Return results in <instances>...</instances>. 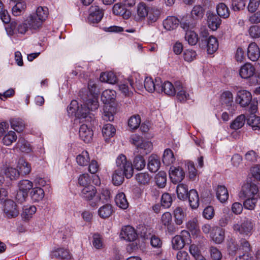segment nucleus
Masks as SVG:
<instances>
[{"mask_svg":"<svg viewBox=\"0 0 260 260\" xmlns=\"http://www.w3.org/2000/svg\"><path fill=\"white\" fill-rule=\"evenodd\" d=\"M150 7L145 3H140L137 6V12L134 16V19L136 21H141L144 20L148 14Z\"/></svg>","mask_w":260,"mask_h":260,"instance_id":"obj_14","label":"nucleus"},{"mask_svg":"<svg viewBox=\"0 0 260 260\" xmlns=\"http://www.w3.org/2000/svg\"><path fill=\"white\" fill-rule=\"evenodd\" d=\"M161 222L162 225L167 228L169 233L175 232L176 228L172 222V215L170 212H167L162 215Z\"/></svg>","mask_w":260,"mask_h":260,"instance_id":"obj_20","label":"nucleus"},{"mask_svg":"<svg viewBox=\"0 0 260 260\" xmlns=\"http://www.w3.org/2000/svg\"><path fill=\"white\" fill-rule=\"evenodd\" d=\"M103 16V10L98 6H92L89 9L88 22L90 24L99 23Z\"/></svg>","mask_w":260,"mask_h":260,"instance_id":"obj_9","label":"nucleus"},{"mask_svg":"<svg viewBox=\"0 0 260 260\" xmlns=\"http://www.w3.org/2000/svg\"><path fill=\"white\" fill-rule=\"evenodd\" d=\"M10 123L11 128L18 133L22 132L25 126L24 121L20 118H11Z\"/></svg>","mask_w":260,"mask_h":260,"instance_id":"obj_31","label":"nucleus"},{"mask_svg":"<svg viewBox=\"0 0 260 260\" xmlns=\"http://www.w3.org/2000/svg\"><path fill=\"white\" fill-rule=\"evenodd\" d=\"M37 208L35 206H24L21 213L22 219L25 221L29 220L36 212Z\"/></svg>","mask_w":260,"mask_h":260,"instance_id":"obj_40","label":"nucleus"},{"mask_svg":"<svg viewBox=\"0 0 260 260\" xmlns=\"http://www.w3.org/2000/svg\"><path fill=\"white\" fill-rule=\"evenodd\" d=\"M17 137L15 132L10 131L3 138V143L6 146L11 145L17 140Z\"/></svg>","mask_w":260,"mask_h":260,"instance_id":"obj_53","label":"nucleus"},{"mask_svg":"<svg viewBox=\"0 0 260 260\" xmlns=\"http://www.w3.org/2000/svg\"><path fill=\"white\" fill-rule=\"evenodd\" d=\"M100 79L102 82L114 84L117 81V78L112 72H108L101 73Z\"/></svg>","mask_w":260,"mask_h":260,"instance_id":"obj_36","label":"nucleus"},{"mask_svg":"<svg viewBox=\"0 0 260 260\" xmlns=\"http://www.w3.org/2000/svg\"><path fill=\"white\" fill-rule=\"evenodd\" d=\"M173 214L176 224L181 225L183 223L185 216L183 209L180 207H177L174 209Z\"/></svg>","mask_w":260,"mask_h":260,"instance_id":"obj_48","label":"nucleus"},{"mask_svg":"<svg viewBox=\"0 0 260 260\" xmlns=\"http://www.w3.org/2000/svg\"><path fill=\"white\" fill-rule=\"evenodd\" d=\"M146 162L144 157L141 155H136L133 160V166L138 170H141L145 167Z\"/></svg>","mask_w":260,"mask_h":260,"instance_id":"obj_58","label":"nucleus"},{"mask_svg":"<svg viewBox=\"0 0 260 260\" xmlns=\"http://www.w3.org/2000/svg\"><path fill=\"white\" fill-rule=\"evenodd\" d=\"M125 7L124 4H116L113 8V13L116 15H121L125 19H127L131 16V12L127 10Z\"/></svg>","mask_w":260,"mask_h":260,"instance_id":"obj_26","label":"nucleus"},{"mask_svg":"<svg viewBox=\"0 0 260 260\" xmlns=\"http://www.w3.org/2000/svg\"><path fill=\"white\" fill-rule=\"evenodd\" d=\"M207 18L209 28L213 30H216L220 24V19L218 16L213 13H208Z\"/></svg>","mask_w":260,"mask_h":260,"instance_id":"obj_28","label":"nucleus"},{"mask_svg":"<svg viewBox=\"0 0 260 260\" xmlns=\"http://www.w3.org/2000/svg\"><path fill=\"white\" fill-rule=\"evenodd\" d=\"M116 170H119L125 173L126 178L132 177L134 173L133 165L129 161L127 160L124 155L120 154L116 158Z\"/></svg>","mask_w":260,"mask_h":260,"instance_id":"obj_5","label":"nucleus"},{"mask_svg":"<svg viewBox=\"0 0 260 260\" xmlns=\"http://www.w3.org/2000/svg\"><path fill=\"white\" fill-rule=\"evenodd\" d=\"M115 201L116 205L121 209H125L128 207L127 201L124 193L123 192H119L117 194Z\"/></svg>","mask_w":260,"mask_h":260,"instance_id":"obj_45","label":"nucleus"},{"mask_svg":"<svg viewBox=\"0 0 260 260\" xmlns=\"http://www.w3.org/2000/svg\"><path fill=\"white\" fill-rule=\"evenodd\" d=\"M254 67L250 63L243 65L239 71V75L243 79H248L253 76L255 73Z\"/></svg>","mask_w":260,"mask_h":260,"instance_id":"obj_21","label":"nucleus"},{"mask_svg":"<svg viewBox=\"0 0 260 260\" xmlns=\"http://www.w3.org/2000/svg\"><path fill=\"white\" fill-rule=\"evenodd\" d=\"M216 11L218 15L224 18L228 17L230 15L229 10L224 3L219 4L217 6Z\"/></svg>","mask_w":260,"mask_h":260,"instance_id":"obj_60","label":"nucleus"},{"mask_svg":"<svg viewBox=\"0 0 260 260\" xmlns=\"http://www.w3.org/2000/svg\"><path fill=\"white\" fill-rule=\"evenodd\" d=\"M222 104L225 105L228 110L233 112L235 110V105L233 104V95L231 92L225 91L223 92L220 97Z\"/></svg>","mask_w":260,"mask_h":260,"instance_id":"obj_17","label":"nucleus"},{"mask_svg":"<svg viewBox=\"0 0 260 260\" xmlns=\"http://www.w3.org/2000/svg\"><path fill=\"white\" fill-rule=\"evenodd\" d=\"M10 28L12 29V33L15 34L16 32L24 34L29 29V27L27 22L23 23L18 24L15 22H12L10 24Z\"/></svg>","mask_w":260,"mask_h":260,"instance_id":"obj_32","label":"nucleus"},{"mask_svg":"<svg viewBox=\"0 0 260 260\" xmlns=\"http://www.w3.org/2000/svg\"><path fill=\"white\" fill-rule=\"evenodd\" d=\"M247 123L254 130L260 128V117L250 114L247 119Z\"/></svg>","mask_w":260,"mask_h":260,"instance_id":"obj_52","label":"nucleus"},{"mask_svg":"<svg viewBox=\"0 0 260 260\" xmlns=\"http://www.w3.org/2000/svg\"><path fill=\"white\" fill-rule=\"evenodd\" d=\"M240 199L244 200L243 203L244 208L249 210H254L258 201V198L256 197Z\"/></svg>","mask_w":260,"mask_h":260,"instance_id":"obj_43","label":"nucleus"},{"mask_svg":"<svg viewBox=\"0 0 260 260\" xmlns=\"http://www.w3.org/2000/svg\"><path fill=\"white\" fill-rule=\"evenodd\" d=\"M32 14L44 22L48 16V9L46 7H39L37 9L36 12Z\"/></svg>","mask_w":260,"mask_h":260,"instance_id":"obj_62","label":"nucleus"},{"mask_svg":"<svg viewBox=\"0 0 260 260\" xmlns=\"http://www.w3.org/2000/svg\"><path fill=\"white\" fill-rule=\"evenodd\" d=\"M30 196L34 202H39L44 197V190L39 187H34L30 192Z\"/></svg>","mask_w":260,"mask_h":260,"instance_id":"obj_33","label":"nucleus"},{"mask_svg":"<svg viewBox=\"0 0 260 260\" xmlns=\"http://www.w3.org/2000/svg\"><path fill=\"white\" fill-rule=\"evenodd\" d=\"M141 123V118L139 115H134L129 119L128 124L131 128L135 129L139 127Z\"/></svg>","mask_w":260,"mask_h":260,"instance_id":"obj_64","label":"nucleus"},{"mask_svg":"<svg viewBox=\"0 0 260 260\" xmlns=\"http://www.w3.org/2000/svg\"><path fill=\"white\" fill-rule=\"evenodd\" d=\"M116 98L115 91L111 89L104 90L101 95V101L105 104L103 107L102 118L106 121H112L114 119V114L115 108L111 105Z\"/></svg>","mask_w":260,"mask_h":260,"instance_id":"obj_2","label":"nucleus"},{"mask_svg":"<svg viewBox=\"0 0 260 260\" xmlns=\"http://www.w3.org/2000/svg\"><path fill=\"white\" fill-rule=\"evenodd\" d=\"M17 147L23 152L28 153L31 150L30 144L23 138H20L17 143Z\"/></svg>","mask_w":260,"mask_h":260,"instance_id":"obj_56","label":"nucleus"},{"mask_svg":"<svg viewBox=\"0 0 260 260\" xmlns=\"http://www.w3.org/2000/svg\"><path fill=\"white\" fill-rule=\"evenodd\" d=\"M252 95L250 92L242 89L237 92L236 101L241 107H245L249 105L251 101Z\"/></svg>","mask_w":260,"mask_h":260,"instance_id":"obj_11","label":"nucleus"},{"mask_svg":"<svg viewBox=\"0 0 260 260\" xmlns=\"http://www.w3.org/2000/svg\"><path fill=\"white\" fill-rule=\"evenodd\" d=\"M3 210L4 216L9 219L16 218L19 214L18 206L11 200L5 201Z\"/></svg>","mask_w":260,"mask_h":260,"instance_id":"obj_7","label":"nucleus"},{"mask_svg":"<svg viewBox=\"0 0 260 260\" xmlns=\"http://www.w3.org/2000/svg\"><path fill=\"white\" fill-rule=\"evenodd\" d=\"M26 7V4L24 2H18L13 7L12 13L15 16H19L24 11Z\"/></svg>","mask_w":260,"mask_h":260,"instance_id":"obj_59","label":"nucleus"},{"mask_svg":"<svg viewBox=\"0 0 260 260\" xmlns=\"http://www.w3.org/2000/svg\"><path fill=\"white\" fill-rule=\"evenodd\" d=\"M187 197L190 207L193 209H197L199 206V197L197 190H190Z\"/></svg>","mask_w":260,"mask_h":260,"instance_id":"obj_29","label":"nucleus"},{"mask_svg":"<svg viewBox=\"0 0 260 260\" xmlns=\"http://www.w3.org/2000/svg\"><path fill=\"white\" fill-rule=\"evenodd\" d=\"M258 192L257 186L254 183H248L244 184L239 193L240 198L255 197Z\"/></svg>","mask_w":260,"mask_h":260,"instance_id":"obj_8","label":"nucleus"},{"mask_svg":"<svg viewBox=\"0 0 260 260\" xmlns=\"http://www.w3.org/2000/svg\"><path fill=\"white\" fill-rule=\"evenodd\" d=\"M115 132V127L110 123L105 124L102 128V134L106 141L114 136Z\"/></svg>","mask_w":260,"mask_h":260,"instance_id":"obj_41","label":"nucleus"},{"mask_svg":"<svg viewBox=\"0 0 260 260\" xmlns=\"http://www.w3.org/2000/svg\"><path fill=\"white\" fill-rule=\"evenodd\" d=\"M175 160L173 151L170 149H166L164 152L162 162L167 166L172 164Z\"/></svg>","mask_w":260,"mask_h":260,"instance_id":"obj_51","label":"nucleus"},{"mask_svg":"<svg viewBox=\"0 0 260 260\" xmlns=\"http://www.w3.org/2000/svg\"><path fill=\"white\" fill-rule=\"evenodd\" d=\"M218 48V42L217 39L213 37L210 36L207 41V51L209 54H213Z\"/></svg>","mask_w":260,"mask_h":260,"instance_id":"obj_49","label":"nucleus"},{"mask_svg":"<svg viewBox=\"0 0 260 260\" xmlns=\"http://www.w3.org/2000/svg\"><path fill=\"white\" fill-rule=\"evenodd\" d=\"M33 183L27 179L20 180L18 183V188L21 191L28 193L29 191L32 189Z\"/></svg>","mask_w":260,"mask_h":260,"instance_id":"obj_54","label":"nucleus"},{"mask_svg":"<svg viewBox=\"0 0 260 260\" xmlns=\"http://www.w3.org/2000/svg\"><path fill=\"white\" fill-rule=\"evenodd\" d=\"M29 29L31 30H37L42 26L43 21L40 20L35 14H31L26 20Z\"/></svg>","mask_w":260,"mask_h":260,"instance_id":"obj_24","label":"nucleus"},{"mask_svg":"<svg viewBox=\"0 0 260 260\" xmlns=\"http://www.w3.org/2000/svg\"><path fill=\"white\" fill-rule=\"evenodd\" d=\"M156 183L160 188L165 186L167 182V174L164 172H159L155 177Z\"/></svg>","mask_w":260,"mask_h":260,"instance_id":"obj_63","label":"nucleus"},{"mask_svg":"<svg viewBox=\"0 0 260 260\" xmlns=\"http://www.w3.org/2000/svg\"><path fill=\"white\" fill-rule=\"evenodd\" d=\"M89 126L87 124H82L79 129V137L85 143L89 142L93 136L92 131Z\"/></svg>","mask_w":260,"mask_h":260,"instance_id":"obj_16","label":"nucleus"},{"mask_svg":"<svg viewBox=\"0 0 260 260\" xmlns=\"http://www.w3.org/2000/svg\"><path fill=\"white\" fill-rule=\"evenodd\" d=\"M176 82L173 85L171 82L167 81L163 83H159L158 92H164V93L170 96H173L176 94Z\"/></svg>","mask_w":260,"mask_h":260,"instance_id":"obj_19","label":"nucleus"},{"mask_svg":"<svg viewBox=\"0 0 260 260\" xmlns=\"http://www.w3.org/2000/svg\"><path fill=\"white\" fill-rule=\"evenodd\" d=\"M125 173L119 170H115L112 175V181L115 186L120 185L124 180Z\"/></svg>","mask_w":260,"mask_h":260,"instance_id":"obj_39","label":"nucleus"},{"mask_svg":"<svg viewBox=\"0 0 260 260\" xmlns=\"http://www.w3.org/2000/svg\"><path fill=\"white\" fill-rule=\"evenodd\" d=\"M247 56L252 61L257 60L260 56V51L258 47L255 43L249 44L247 49Z\"/></svg>","mask_w":260,"mask_h":260,"instance_id":"obj_23","label":"nucleus"},{"mask_svg":"<svg viewBox=\"0 0 260 260\" xmlns=\"http://www.w3.org/2000/svg\"><path fill=\"white\" fill-rule=\"evenodd\" d=\"M113 209L112 206L109 204H106L101 207L98 210L99 215L102 218L109 217L112 213Z\"/></svg>","mask_w":260,"mask_h":260,"instance_id":"obj_46","label":"nucleus"},{"mask_svg":"<svg viewBox=\"0 0 260 260\" xmlns=\"http://www.w3.org/2000/svg\"><path fill=\"white\" fill-rule=\"evenodd\" d=\"M245 116L243 114L238 116L231 124V128L234 129H238L241 128L244 124Z\"/></svg>","mask_w":260,"mask_h":260,"instance_id":"obj_55","label":"nucleus"},{"mask_svg":"<svg viewBox=\"0 0 260 260\" xmlns=\"http://www.w3.org/2000/svg\"><path fill=\"white\" fill-rule=\"evenodd\" d=\"M179 23V19L176 17L169 16L164 20L163 25L166 29L171 30L176 29Z\"/></svg>","mask_w":260,"mask_h":260,"instance_id":"obj_27","label":"nucleus"},{"mask_svg":"<svg viewBox=\"0 0 260 260\" xmlns=\"http://www.w3.org/2000/svg\"><path fill=\"white\" fill-rule=\"evenodd\" d=\"M17 167L19 169L20 174L27 175L31 171L30 165L22 158L19 159Z\"/></svg>","mask_w":260,"mask_h":260,"instance_id":"obj_35","label":"nucleus"},{"mask_svg":"<svg viewBox=\"0 0 260 260\" xmlns=\"http://www.w3.org/2000/svg\"><path fill=\"white\" fill-rule=\"evenodd\" d=\"M120 237L126 241H133L136 239L137 234L134 228L127 225L122 228Z\"/></svg>","mask_w":260,"mask_h":260,"instance_id":"obj_13","label":"nucleus"},{"mask_svg":"<svg viewBox=\"0 0 260 260\" xmlns=\"http://www.w3.org/2000/svg\"><path fill=\"white\" fill-rule=\"evenodd\" d=\"M210 236L215 243L220 244L224 240L225 231L219 226L214 227L211 231Z\"/></svg>","mask_w":260,"mask_h":260,"instance_id":"obj_15","label":"nucleus"},{"mask_svg":"<svg viewBox=\"0 0 260 260\" xmlns=\"http://www.w3.org/2000/svg\"><path fill=\"white\" fill-rule=\"evenodd\" d=\"M135 178L140 185H148L151 180V176L147 173H139L136 175Z\"/></svg>","mask_w":260,"mask_h":260,"instance_id":"obj_42","label":"nucleus"},{"mask_svg":"<svg viewBox=\"0 0 260 260\" xmlns=\"http://www.w3.org/2000/svg\"><path fill=\"white\" fill-rule=\"evenodd\" d=\"M159 83H160L159 79H155L154 81L151 77H147L144 82V86L149 92H153L154 91L158 92Z\"/></svg>","mask_w":260,"mask_h":260,"instance_id":"obj_18","label":"nucleus"},{"mask_svg":"<svg viewBox=\"0 0 260 260\" xmlns=\"http://www.w3.org/2000/svg\"><path fill=\"white\" fill-rule=\"evenodd\" d=\"M187 186L184 184L181 183L177 185L176 192L178 198L182 200L186 199L188 194Z\"/></svg>","mask_w":260,"mask_h":260,"instance_id":"obj_47","label":"nucleus"},{"mask_svg":"<svg viewBox=\"0 0 260 260\" xmlns=\"http://www.w3.org/2000/svg\"><path fill=\"white\" fill-rule=\"evenodd\" d=\"M172 244L174 249L179 250L184 246L185 242L181 236L176 235L172 239Z\"/></svg>","mask_w":260,"mask_h":260,"instance_id":"obj_57","label":"nucleus"},{"mask_svg":"<svg viewBox=\"0 0 260 260\" xmlns=\"http://www.w3.org/2000/svg\"><path fill=\"white\" fill-rule=\"evenodd\" d=\"M216 197L221 203L226 202L229 198L227 189L224 186L219 185L216 190Z\"/></svg>","mask_w":260,"mask_h":260,"instance_id":"obj_44","label":"nucleus"},{"mask_svg":"<svg viewBox=\"0 0 260 260\" xmlns=\"http://www.w3.org/2000/svg\"><path fill=\"white\" fill-rule=\"evenodd\" d=\"M254 225V221L246 217L241 218L240 221L233 225L234 231L242 235H249L251 234Z\"/></svg>","mask_w":260,"mask_h":260,"instance_id":"obj_4","label":"nucleus"},{"mask_svg":"<svg viewBox=\"0 0 260 260\" xmlns=\"http://www.w3.org/2000/svg\"><path fill=\"white\" fill-rule=\"evenodd\" d=\"M194 28H189L187 29H183L185 32V39L189 44L191 45H196L199 40L198 35L193 30Z\"/></svg>","mask_w":260,"mask_h":260,"instance_id":"obj_34","label":"nucleus"},{"mask_svg":"<svg viewBox=\"0 0 260 260\" xmlns=\"http://www.w3.org/2000/svg\"><path fill=\"white\" fill-rule=\"evenodd\" d=\"M111 193L110 190L106 188H102L100 190L99 194H96V198H99L97 201V206L100 202L102 203H108L110 200Z\"/></svg>","mask_w":260,"mask_h":260,"instance_id":"obj_38","label":"nucleus"},{"mask_svg":"<svg viewBox=\"0 0 260 260\" xmlns=\"http://www.w3.org/2000/svg\"><path fill=\"white\" fill-rule=\"evenodd\" d=\"M52 255L62 259H68L71 257L69 251L63 248H58L53 251Z\"/></svg>","mask_w":260,"mask_h":260,"instance_id":"obj_61","label":"nucleus"},{"mask_svg":"<svg viewBox=\"0 0 260 260\" xmlns=\"http://www.w3.org/2000/svg\"><path fill=\"white\" fill-rule=\"evenodd\" d=\"M90 160L89 154L87 151H83L76 156V161L81 166H87Z\"/></svg>","mask_w":260,"mask_h":260,"instance_id":"obj_50","label":"nucleus"},{"mask_svg":"<svg viewBox=\"0 0 260 260\" xmlns=\"http://www.w3.org/2000/svg\"><path fill=\"white\" fill-rule=\"evenodd\" d=\"M160 10L155 7H150L147 15V22L149 24L156 22L160 17Z\"/></svg>","mask_w":260,"mask_h":260,"instance_id":"obj_30","label":"nucleus"},{"mask_svg":"<svg viewBox=\"0 0 260 260\" xmlns=\"http://www.w3.org/2000/svg\"><path fill=\"white\" fill-rule=\"evenodd\" d=\"M204 9L200 5H196L192 9L189 17L183 18L180 22L182 29H187L189 28H194L199 20L202 19L204 16Z\"/></svg>","mask_w":260,"mask_h":260,"instance_id":"obj_3","label":"nucleus"},{"mask_svg":"<svg viewBox=\"0 0 260 260\" xmlns=\"http://www.w3.org/2000/svg\"><path fill=\"white\" fill-rule=\"evenodd\" d=\"M1 171H3L6 177L11 180H17L20 175V172L18 169L12 167L3 166V168H1Z\"/></svg>","mask_w":260,"mask_h":260,"instance_id":"obj_22","label":"nucleus"},{"mask_svg":"<svg viewBox=\"0 0 260 260\" xmlns=\"http://www.w3.org/2000/svg\"><path fill=\"white\" fill-rule=\"evenodd\" d=\"M152 149V144L150 142L143 140L140 145L137 147V152L141 154H147L150 153Z\"/></svg>","mask_w":260,"mask_h":260,"instance_id":"obj_37","label":"nucleus"},{"mask_svg":"<svg viewBox=\"0 0 260 260\" xmlns=\"http://www.w3.org/2000/svg\"><path fill=\"white\" fill-rule=\"evenodd\" d=\"M176 94L177 99L184 102L190 99V95L187 91L186 87L180 81L176 82Z\"/></svg>","mask_w":260,"mask_h":260,"instance_id":"obj_12","label":"nucleus"},{"mask_svg":"<svg viewBox=\"0 0 260 260\" xmlns=\"http://www.w3.org/2000/svg\"><path fill=\"white\" fill-rule=\"evenodd\" d=\"M160 161L158 156L152 154L149 157L148 169L151 172H156L159 169Z\"/></svg>","mask_w":260,"mask_h":260,"instance_id":"obj_25","label":"nucleus"},{"mask_svg":"<svg viewBox=\"0 0 260 260\" xmlns=\"http://www.w3.org/2000/svg\"><path fill=\"white\" fill-rule=\"evenodd\" d=\"M185 172L183 170L179 167L172 166L169 171V176L171 181L174 184L181 182L185 177Z\"/></svg>","mask_w":260,"mask_h":260,"instance_id":"obj_10","label":"nucleus"},{"mask_svg":"<svg viewBox=\"0 0 260 260\" xmlns=\"http://www.w3.org/2000/svg\"><path fill=\"white\" fill-rule=\"evenodd\" d=\"M96 189L93 185H87L84 187L81 190L80 196L85 201L88 202V204L92 207L97 206Z\"/></svg>","mask_w":260,"mask_h":260,"instance_id":"obj_6","label":"nucleus"},{"mask_svg":"<svg viewBox=\"0 0 260 260\" xmlns=\"http://www.w3.org/2000/svg\"><path fill=\"white\" fill-rule=\"evenodd\" d=\"M88 94L83 100L85 101V105L87 109L80 107L78 102L73 100L67 108L70 116H75L81 119V122H89L92 120V116L89 111H94L99 107L98 102L99 90L96 84L93 81H89L88 84Z\"/></svg>","mask_w":260,"mask_h":260,"instance_id":"obj_1","label":"nucleus"}]
</instances>
